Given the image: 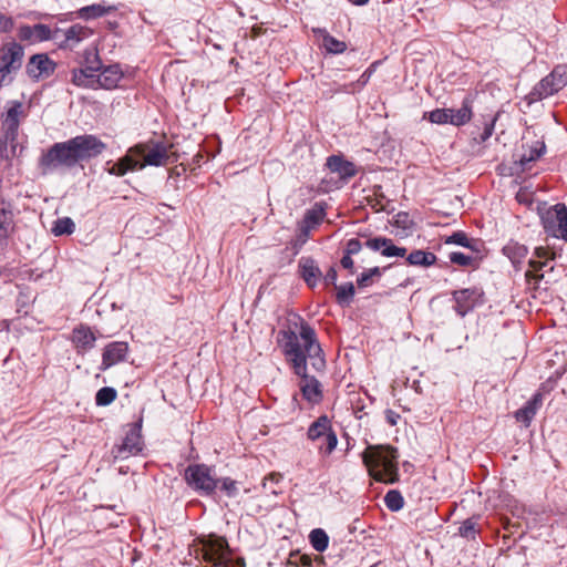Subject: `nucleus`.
<instances>
[{
    "mask_svg": "<svg viewBox=\"0 0 567 567\" xmlns=\"http://www.w3.org/2000/svg\"><path fill=\"white\" fill-rule=\"evenodd\" d=\"M279 337L284 354L295 374L300 378L299 389L302 398L311 404L320 403L323 399L322 384L316 377L308 374V361L311 368L319 373L324 372L327 367L323 350L317 340L315 329L301 320L299 337L292 330L280 331Z\"/></svg>",
    "mask_w": 567,
    "mask_h": 567,
    "instance_id": "nucleus-1",
    "label": "nucleus"
},
{
    "mask_svg": "<svg viewBox=\"0 0 567 567\" xmlns=\"http://www.w3.org/2000/svg\"><path fill=\"white\" fill-rule=\"evenodd\" d=\"M106 144L97 136L83 134L64 142H56L43 150L38 158V168L42 175H50L81 166L100 156Z\"/></svg>",
    "mask_w": 567,
    "mask_h": 567,
    "instance_id": "nucleus-2",
    "label": "nucleus"
},
{
    "mask_svg": "<svg viewBox=\"0 0 567 567\" xmlns=\"http://www.w3.org/2000/svg\"><path fill=\"white\" fill-rule=\"evenodd\" d=\"M398 450L390 445H370L362 454L370 475L379 482L393 484L399 477Z\"/></svg>",
    "mask_w": 567,
    "mask_h": 567,
    "instance_id": "nucleus-3",
    "label": "nucleus"
},
{
    "mask_svg": "<svg viewBox=\"0 0 567 567\" xmlns=\"http://www.w3.org/2000/svg\"><path fill=\"white\" fill-rule=\"evenodd\" d=\"M184 480L200 496L214 495L219 484L213 467L206 464H189L185 468Z\"/></svg>",
    "mask_w": 567,
    "mask_h": 567,
    "instance_id": "nucleus-4",
    "label": "nucleus"
},
{
    "mask_svg": "<svg viewBox=\"0 0 567 567\" xmlns=\"http://www.w3.org/2000/svg\"><path fill=\"white\" fill-rule=\"evenodd\" d=\"M566 85L567 64H558L533 87L525 99L528 104H532L556 94Z\"/></svg>",
    "mask_w": 567,
    "mask_h": 567,
    "instance_id": "nucleus-5",
    "label": "nucleus"
},
{
    "mask_svg": "<svg viewBox=\"0 0 567 567\" xmlns=\"http://www.w3.org/2000/svg\"><path fill=\"white\" fill-rule=\"evenodd\" d=\"M24 48L16 42H7L0 47V86L12 83L13 78L23 63Z\"/></svg>",
    "mask_w": 567,
    "mask_h": 567,
    "instance_id": "nucleus-6",
    "label": "nucleus"
},
{
    "mask_svg": "<svg viewBox=\"0 0 567 567\" xmlns=\"http://www.w3.org/2000/svg\"><path fill=\"white\" fill-rule=\"evenodd\" d=\"M545 231L555 238L567 241V207L565 204H556L549 207L540 216Z\"/></svg>",
    "mask_w": 567,
    "mask_h": 567,
    "instance_id": "nucleus-7",
    "label": "nucleus"
},
{
    "mask_svg": "<svg viewBox=\"0 0 567 567\" xmlns=\"http://www.w3.org/2000/svg\"><path fill=\"white\" fill-rule=\"evenodd\" d=\"M452 298L455 302L453 309L463 318L484 303V291L477 287L460 289L452 292Z\"/></svg>",
    "mask_w": 567,
    "mask_h": 567,
    "instance_id": "nucleus-8",
    "label": "nucleus"
},
{
    "mask_svg": "<svg viewBox=\"0 0 567 567\" xmlns=\"http://www.w3.org/2000/svg\"><path fill=\"white\" fill-rule=\"evenodd\" d=\"M56 69V63L45 53L33 54L27 65L25 73L32 80L38 82L41 79L51 76Z\"/></svg>",
    "mask_w": 567,
    "mask_h": 567,
    "instance_id": "nucleus-9",
    "label": "nucleus"
},
{
    "mask_svg": "<svg viewBox=\"0 0 567 567\" xmlns=\"http://www.w3.org/2000/svg\"><path fill=\"white\" fill-rule=\"evenodd\" d=\"M136 146L143 147L140 162L145 164V166H164L176 161V157L168 153L167 147L163 143H155L151 148L147 144H137Z\"/></svg>",
    "mask_w": 567,
    "mask_h": 567,
    "instance_id": "nucleus-10",
    "label": "nucleus"
},
{
    "mask_svg": "<svg viewBox=\"0 0 567 567\" xmlns=\"http://www.w3.org/2000/svg\"><path fill=\"white\" fill-rule=\"evenodd\" d=\"M141 154H143L142 146L131 147L122 158L106 168L107 173L114 176H124L130 171L143 169L145 164L140 162Z\"/></svg>",
    "mask_w": 567,
    "mask_h": 567,
    "instance_id": "nucleus-11",
    "label": "nucleus"
},
{
    "mask_svg": "<svg viewBox=\"0 0 567 567\" xmlns=\"http://www.w3.org/2000/svg\"><path fill=\"white\" fill-rule=\"evenodd\" d=\"M228 550L229 545L225 537L210 536L204 543L203 556L206 561L213 563L215 566H223Z\"/></svg>",
    "mask_w": 567,
    "mask_h": 567,
    "instance_id": "nucleus-12",
    "label": "nucleus"
},
{
    "mask_svg": "<svg viewBox=\"0 0 567 567\" xmlns=\"http://www.w3.org/2000/svg\"><path fill=\"white\" fill-rule=\"evenodd\" d=\"M128 354V344L123 341H113L105 346L102 353L101 371H106L111 367L126 360Z\"/></svg>",
    "mask_w": 567,
    "mask_h": 567,
    "instance_id": "nucleus-13",
    "label": "nucleus"
},
{
    "mask_svg": "<svg viewBox=\"0 0 567 567\" xmlns=\"http://www.w3.org/2000/svg\"><path fill=\"white\" fill-rule=\"evenodd\" d=\"M143 450V441L140 427L134 424L126 433L123 442L115 450V457L127 458L131 455H136Z\"/></svg>",
    "mask_w": 567,
    "mask_h": 567,
    "instance_id": "nucleus-14",
    "label": "nucleus"
},
{
    "mask_svg": "<svg viewBox=\"0 0 567 567\" xmlns=\"http://www.w3.org/2000/svg\"><path fill=\"white\" fill-rule=\"evenodd\" d=\"M299 275L309 288H315L322 272L312 257H301L298 261Z\"/></svg>",
    "mask_w": 567,
    "mask_h": 567,
    "instance_id": "nucleus-15",
    "label": "nucleus"
},
{
    "mask_svg": "<svg viewBox=\"0 0 567 567\" xmlns=\"http://www.w3.org/2000/svg\"><path fill=\"white\" fill-rule=\"evenodd\" d=\"M123 78V72L118 64H111L102 66L96 76V89L102 87L105 90L115 89Z\"/></svg>",
    "mask_w": 567,
    "mask_h": 567,
    "instance_id": "nucleus-16",
    "label": "nucleus"
},
{
    "mask_svg": "<svg viewBox=\"0 0 567 567\" xmlns=\"http://www.w3.org/2000/svg\"><path fill=\"white\" fill-rule=\"evenodd\" d=\"M92 34L93 31L90 28L80 23L73 24L63 31L64 39L60 42L59 47L61 49H73Z\"/></svg>",
    "mask_w": 567,
    "mask_h": 567,
    "instance_id": "nucleus-17",
    "label": "nucleus"
},
{
    "mask_svg": "<svg viewBox=\"0 0 567 567\" xmlns=\"http://www.w3.org/2000/svg\"><path fill=\"white\" fill-rule=\"evenodd\" d=\"M543 393L536 392L520 409L515 412V419L528 426L537 411L543 405Z\"/></svg>",
    "mask_w": 567,
    "mask_h": 567,
    "instance_id": "nucleus-18",
    "label": "nucleus"
},
{
    "mask_svg": "<svg viewBox=\"0 0 567 567\" xmlns=\"http://www.w3.org/2000/svg\"><path fill=\"white\" fill-rule=\"evenodd\" d=\"M326 165L332 173H337L343 179H349L357 174L354 163L344 159L341 155L329 156Z\"/></svg>",
    "mask_w": 567,
    "mask_h": 567,
    "instance_id": "nucleus-19",
    "label": "nucleus"
},
{
    "mask_svg": "<svg viewBox=\"0 0 567 567\" xmlns=\"http://www.w3.org/2000/svg\"><path fill=\"white\" fill-rule=\"evenodd\" d=\"M116 10L117 7L113 4L104 6L102 3H94L80 8L76 10L75 14L76 18L89 21L110 14Z\"/></svg>",
    "mask_w": 567,
    "mask_h": 567,
    "instance_id": "nucleus-20",
    "label": "nucleus"
},
{
    "mask_svg": "<svg viewBox=\"0 0 567 567\" xmlns=\"http://www.w3.org/2000/svg\"><path fill=\"white\" fill-rule=\"evenodd\" d=\"M95 340L94 333L86 326H80L73 330V342L78 349L90 350L94 347Z\"/></svg>",
    "mask_w": 567,
    "mask_h": 567,
    "instance_id": "nucleus-21",
    "label": "nucleus"
},
{
    "mask_svg": "<svg viewBox=\"0 0 567 567\" xmlns=\"http://www.w3.org/2000/svg\"><path fill=\"white\" fill-rule=\"evenodd\" d=\"M446 245H458L465 248L471 249L472 251L480 252L482 247V241L474 238H468L467 235L462 231H454L452 235L447 236L444 240Z\"/></svg>",
    "mask_w": 567,
    "mask_h": 567,
    "instance_id": "nucleus-22",
    "label": "nucleus"
},
{
    "mask_svg": "<svg viewBox=\"0 0 567 567\" xmlns=\"http://www.w3.org/2000/svg\"><path fill=\"white\" fill-rule=\"evenodd\" d=\"M315 33H317L321 37V40H322L321 45L324 48V50L328 53L341 54L347 50V43L332 37L327 30L317 29V30H315Z\"/></svg>",
    "mask_w": 567,
    "mask_h": 567,
    "instance_id": "nucleus-23",
    "label": "nucleus"
},
{
    "mask_svg": "<svg viewBox=\"0 0 567 567\" xmlns=\"http://www.w3.org/2000/svg\"><path fill=\"white\" fill-rule=\"evenodd\" d=\"M472 118V101L464 99L462 106L458 110L450 109V124L454 126H462L468 123Z\"/></svg>",
    "mask_w": 567,
    "mask_h": 567,
    "instance_id": "nucleus-24",
    "label": "nucleus"
},
{
    "mask_svg": "<svg viewBox=\"0 0 567 567\" xmlns=\"http://www.w3.org/2000/svg\"><path fill=\"white\" fill-rule=\"evenodd\" d=\"M331 431L332 426L330 419L327 415H321L310 424L307 436L310 441H317L323 439L324 435Z\"/></svg>",
    "mask_w": 567,
    "mask_h": 567,
    "instance_id": "nucleus-25",
    "label": "nucleus"
},
{
    "mask_svg": "<svg viewBox=\"0 0 567 567\" xmlns=\"http://www.w3.org/2000/svg\"><path fill=\"white\" fill-rule=\"evenodd\" d=\"M546 151V145L542 141H536L526 152L519 157L518 164L522 171L529 168V164L538 159Z\"/></svg>",
    "mask_w": 567,
    "mask_h": 567,
    "instance_id": "nucleus-26",
    "label": "nucleus"
},
{
    "mask_svg": "<svg viewBox=\"0 0 567 567\" xmlns=\"http://www.w3.org/2000/svg\"><path fill=\"white\" fill-rule=\"evenodd\" d=\"M97 73L90 72L86 68L75 69L72 72V83L76 86L96 89Z\"/></svg>",
    "mask_w": 567,
    "mask_h": 567,
    "instance_id": "nucleus-27",
    "label": "nucleus"
},
{
    "mask_svg": "<svg viewBox=\"0 0 567 567\" xmlns=\"http://www.w3.org/2000/svg\"><path fill=\"white\" fill-rule=\"evenodd\" d=\"M13 214L8 208L0 209V246H6L10 234L13 231Z\"/></svg>",
    "mask_w": 567,
    "mask_h": 567,
    "instance_id": "nucleus-28",
    "label": "nucleus"
},
{
    "mask_svg": "<svg viewBox=\"0 0 567 567\" xmlns=\"http://www.w3.org/2000/svg\"><path fill=\"white\" fill-rule=\"evenodd\" d=\"M436 255L431 251L415 249L409 254L406 261L411 266L430 267L436 262Z\"/></svg>",
    "mask_w": 567,
    "mask_h": 567,
    "instance_id": "nucleus-29",
    "label": "nucleus"
},
{
    "mask_svg": "<svg viewBox=\"0 0 567 567\" xmlns=\"http://www.w3.org/2000/svg\"><path fill=\"white\" fill-rule=\"evenodd\" d=\"M503 254L507 256L513 265L519 264L528 254L525 245L511 240L503 247Z\"/></svg>",
    "mask_w": 567,
    "mask_h": 567,
    "instance_id": "nucleus-30",
    "label": "nucleus"
},
{
    "mask_svg": "<svg viewBox=\"0 0 567 567\" xmlns=\"http://www.w3.org/2000/svg\"><path fill=\"white\" fill-rule=\"evenodd\" d=\"M478 520V516H473L462 522V524L458 527L457 535H460L463 538H466L467 540H475L476 536L481 532Z\"/></svg>",
    "mask_w": 567,
    "mask_h": 567,
    "instance_id": "nucleus-31",
    "label": "nucleus"
},
{
    "mask_svg": "<svg viewBox=\"0 0 567 567\" xmlns=\"http://www.w3.org/2000/svg\"><path fill=\"white\" fill-rule=\"evenodd\" d=\"M336 301L341 307L349 306L354 297L355 288L352 282H347L340 286H336Z\"/></svg>",
    "mask_w": 567,
    "mask_h": 567,
    "instance_id": "nucleus-32",
    "label": "nucleus"
},
{
    "mask_svg": "<svg viewBox=\"0 0 567 567\" xmlns=\"http://www.w3.org/2000/svg\"><path fill=\"white\" fill-rule=\"evenodd\" d=\"M9 107L4 115H2V124H17L20 125V116L23 113V104L20 101H10Z\"/></svg>",
    "mask_w": 567,
    "mask_h": 567,
    "instance_id": "nucleus-33",
    "label": "nucleus"
},
{
    "mask_svg": "<svg viewBox=\"0 0 567 567\" xmlns=\"http://www.w3.org/2000/svg\"><path fill=\"white\" fill-rule=\"evenodd\" d=\"M309 540L312 548L319 553L324 551L329 545V536L321 528H316L311 530L309 535Z\"/></svg>",
    "mask_w": 567,
    "mask_h": 567,
    "instance_id": "nucleus-34",
    "label": "nucleus"
},
{
    "mask_svg": "<svg viewBox=\"0 0 567 567\" xmlns=\"http://www.w3.org/2000/svg\"><path fill=\"white\" fill-rule=\"evenodd\" d=\"M83 68H86L90 72L97 73L102 69V62L100 60L96 49H85L83 52Z\"/></svg>",
    "mask_w": 567,
    "mask_h": 567,
    "instance_id": "nucleus-35",
    "label": "nucleus"
},
{
    "mask_svg": "<svg viewBox=\"0 0 567 567\" xmlns=\"http://www.w3.org/2000/svg\"><path fill=\"white\" fill-rule=\"evenodd\" d=\"M75 230V224L70 217L58 218L51 228L54 236L71 235Z\"/></svg>",
    "mask_w": 567,
    "mask_h": 567,
    "instance_id": "nucleus-36",
    "label": "nucleus"
},
{
    "mask_svg": "<svg viewBox=\"0 0 567 567\" xmlns=\"http://www.w3.org/2000/svg\"><path fill=\"white\" fill-rule=\"evenodd\" d=\"M33 27L35 42L54 40L56 39L58 33L62 32V30L59 28L55 31H52L49 25L42 23L34 24Z\"/></svg>",
    "mask_w": 567,
    "mask_h": 567,
    "instance_id": "nucleus-37",
    "label": "nucleus"
},
{
    "mask_svg": "<svg viewBox=\"0 0 567 567\" xmlns=\"http://www.w3.org/2000/svg\"><path fill=\"white\" fill-rule=\"evenodd\" d=\"M384 504L391 512H398L404 506V498L396 489H390L384 496Z\"/></svg>",
    "mask_w": 567,
    "mask_h": 567,
    "instance_id": "nucleus-38",
    "label": "nucleus"
},
{
    "mask_svg": "<svg viewBox=\"0 0 567 567\" xmlns=\"http://www.w3.org/2000/svg\"><path fill=\"white\" fill-rule=\"evenodd\" d=\"M117 392L114 388L104 386L96 392L95 403L99 406H106L116 399Z\"/></svg>",
    "mask_w": 567,
    "mask_h": 567,
    "instance_id": "nucleus-39",
    "label": "nucleus"
},
{
    "mask_svg": "<svg viewBox=\"0 0 567 567\" xmlns=\"http://www.w3.org/2000/svg\"><path fill=\"white\" fill-rule=\"evenodd\" d=\"M219 481V488L220 491L227 496V497H230V498H234L236 496H238L239 494V487H238V482L233 480L231 477H221V478H218Z\"/></svg>",
    "mask_w": 567,
    "mask_h": 567,
    "instance_id": "nucleus-40",
    "label": "nucleus"
},
{
    "mask_svg": "<svg viewBox=\"0 0 567 567\" xmlns=\"http://www.w3.org/2000/svg\"><path fill=\"white\" fill-rule=\"evenodd\" d=\"M424 118L434 124H450V109H435L424 113Z\"/></svg>",
    "mask_w": 567,
    "mask_h": 567,
    "instance_id": "nucleus-41",
    "label": "nucleus"
},
{
    "mask_svg": "<svg viewBox=\"0 0 567 567\" xmlns=\"http://www.w3.org/2000/svg\"><path fill=\"white\" fill-rule=\"evenodd\" d=\"M3 125V137L4 142L11 146L14 151L17 146L18 135H19V126L17 124H2Z\"/></svg>",
    "mask_w": 567,
    "mask_h": 567,
    "instance_id": "nucleus-42",
    "label": "nucleus"
},
{
    "mask_svg": "<svg viewBox=\"0 0 567 567\" xmlns=\"http://www.w3.org/2000/svg\"><path fill=\"white\" fill-rule=\"evenodd\" d=\"M449 259L452 264H455V265H458L462 267L474 266L476 264V258L465 255L460 251L450 252Z\"/></svg>",
    "mask_w": 567,
    "mask_h": 567,
    "instance_id": "nucleus-43",
    "label": "nucleus"
},
{
    "mask_svg": "<svg viewBox=\"0 0 567 567\" xmlns=\"http://www.w3.org/2000/svg\"><path fill=\"white\" fill-rule=\"evenodd\" d=\"M386 244L383 246L381 254L384 257H404L406 254L405 247H399L393 244V240L386 238Z\"/></svg>",
    "mask_w": 567,
    "mask_h": 567,
    "instance_id": "nucleus-44",
    "label": "nucleus"
},
{
    "mask_svg": "<svg viewBox=\"0 0 567 567\" xmlns=\"http://www.w3.org/2000/svg\"><path fill=\"white\" fill-rule=\"evenodd\" d=\"M324 445H320L319 450L329 455L333 452V450L337 447L338 444V437L334 431L328 432L327 435H324Z\"/></svg>",
    "mask_w": 567,
    "mask_h": 567,
    "instance_id": "nucleus-45",
    "label": "nucleus"
},
{
    "mask_svg": "<svg viewBox=\"0 0 567 567\" xmlns=\"http://www.w3.org/2000/svg\"><path fill=\"white\" fill-rule=\"evenodd\" d=\"M496 121L497 115L489 116V118L485 121L483 132L480 135V142L484 143L493 135Z\"/></svg>",
    "mask_w": 567,
    "mask_h": 567,
    "instance_id": "nucleus-46",
    "label": "nucleus"
},
{
    "mask_svg": "<svg viewBox=\"0 0 567 567\" xmlns=\"http://www.w3.org/2000/svg\"><path fill=\"white\" fill-rule=\"evenodd\" d=\"M394 225L404 230H409L413 227V221L410 219L408 213L401 212L394 216Z\"/></svg>",
    "mask_w": 567,
    "mask_h": 567,
    "instance_id": "nucleus-47",
    "label": "nucleus"
},
{
    "mask_svg": "<svg viewBox=\"0 0 567 567\" xmlns=\"http://www.w3.org/2000/svg\"><path fill=\"white\" fill-rule=\"evenodd\" d=\"M18 37L21 41L35 43L34 41V27L24 24L19 28Z\"/></svg>",
    "mask_w": 567,
    "mask_h": 567,
    "instance_id": "nucleus-48",
    "label": "nucleus"
},
{
    "mask_svg": "<svg viewBox=\"0 0 567 567\" xmlns=\"http://www.w3.org/2000/svg\"><path fill=\"white\" fill-rule=\"evenodd\" d=\"M323 216L324 210L322 207L318 209L315 208L306 213L305 220L309 224H319L323 219Z\"/></svg>",
    "mask_w": 567,
    "mask_h": 567,
    "instance_id": "nucleus-49",
    "label": "nucleus"
},
{
    "mask_svg": "<svg viewBox=\"0 0 567 567\" xmlns=\"http://www.w3.org/2000/svg\"><path fill=\"white\" fill-rule=\"evenodd\" d=\"M362 248V244L358 238H351L347 241L344 254L350 256L357 255L360 252Z\"/></svg>",
    "mask_w": 567,
    "mask_h": 567,
    "instance_id": "nucleus-50",
    "label": "nucleus"
},
{
    "mask_svg": "<svg viewBox=\"0 0 567 567\" xmlns=\"http://www.w3.org/2000/svg\"><path fill=\"white\" fill-rule=\"evenodd\" d=\"M386 238L385 237H374V238H370L365 241V246L368 248H370L371 250H374V251H378V250H382L383 246L386 244Z\"/></svg>",
    "mask_w": 567,
    "mask_h": 567,
    "instance_id": "nucleus-51",
    "label": "nucleus"
},
{
    "mask_svg": "<svg viewBox=\"0 0 567 567\" xmlns=\"http://www.w3.org/2000/svg\"><path fill=\"white\" fill-rule=\"evenodd\" d=\"M13 27V19L0 12V32H10Z\"/></svg>",
    "mask_w": 567,
    "mask_h": 567,
    "instance_id": "nucleus-52",
    "label": "nucleus"
},
{
    "mask_svg": "<svg viewBox=\"0 0 567 567\" xmlns=\"http://www.w3.org/2000/svg\"><path fill=\"white\" fill-rule=\"evenodd\" d=\"M17 269L12 267L10 264L4 266H0V278L11 279L16 276Z\"/></svg>",
    "mask_w": 567,
    "mask_h": 567,
    "instance_id": "nucleus-53",
    "label": "nucleus"
},
{
    "mask_svg": "<svg viewBox=\"0 0 567 567\" xmlns=\"http://www.w3.org/2000/svg\"><path fill=\"white\" fill-rule=\"evenodd\" d=\"M337 278H338V274L333 266H331L328 269V271L326 272V275L323 276L324 284L333 285L334 287L337 286Z\"/></svg>",
    "mask_w": 567,
    "mask_h": 567,
    "instance_id": "nucleus-54",
    "label": "nucleus"
},
{
    "mask_svg": "<svg viewBox=\"0 0 567 567\" xmlns=\"http://www.w3.org/2000/svg\"><path fill=\"white\" fill-rule=\"evenodd\" d=\"M295 559H298L302 566L309 567L311 565V559L306 555H298V554L293 555L292 554L290 556L289 563L298 565V561Z\"/></svg>",
    "mask_w": 567,
    "mask_h": 567,
    "instance_id": "nucleus-55",
    "label": "nucleus"
},
{
    "mask_svg": "<svg viewBox=\"0 0 567 567\" xmlns=\"http://www.w3.org/2000/svg\"><path fill=\"white\" fill-rule=\"evenodd\" d=\"M371 279L372 277L369 275V272L364 271L357 278V285L359 288L368 287L371 285Z\"/></svg>",
    "mask_w": 567,
    "mask_h": 567,
    "instance_id": "nucleus-56",
    "label": "nucleus"
},
{
    "mask_svg": "<svg viewBox=\"0 0 567 567\" xmlns=\"http://www.w3.org/2000/svg\"><path fill=\"white\" fill-rule=\"evenodd\" d=\"M340 264L344 269H349L351 274H354V262L350 255L344 254L340 260Z\"/></svg>",
    "mask_w": 567,
    "mask_h": 567,
    "instance_id": "nucleus-57",
    "label": "nucleus"
},
{
    "mask_svg": "<svg viewBox=\"0 0 567 567\" xmlns=\"http://www.w3.org/2000/svg\"><path fill=\"white\" fill-rule=\"evenodd\" d=\"M372 73H373V64H372L370 68H368V69H367V70H365L361 75H360V78L358 79V84H359L360 86H365V85L368 84V82H369V80H370V78H371Z\"/></svg>",
    "mask_w": 567,
    "mask_h": 567,
    "instance_id": "nucleus-58",
    "label": "nucleus"
},
{
    "mask_svg": "<svg viewBox=\"0 0 567 567\" xmlns=\"http://www.w3.org/2000/svg\"><path fill=\"white\" fill-rule=\"evenodd\" d=\"M282 480V475L279 473H270L262 481L264 488H267L268 483L278 484Z\"/></svg>",
    "mask_w": 567,
    "mask_h": 567,
    "instance_id": "nucleus-59",
    "label": "nucleus"
},
{
    "mask_svg": "<svg viewBox=\"0 0 567 567\" xmlns=\"http://www.w3.org/2000/svg\"><path fill=\"white\" fill-rule=\"evenodd\" d=\"M399 419H400V415L396 412H394L392 410L385 411V420L390 425H392V426L396 425Z\"/></svg>",
    "mask_w": 567,
    "mask_h": 567,
    "instance_id": "nucleus-60",
    "label": "nucleus"
},
{
    "mask_svg": "<svg viewBox=\"0 0 567 567\" xmlns=\"http://www.w3.org/2000/svg\"><path fill=\"white\" fill-rule=\"evenodd\" d=\"M535 256L538 258H546V259H553L554 254H549V250L546 247H536L535 248Z\"/></svg>",
    "mask_w": 567,
    "mask_h": 567,
    "instance_id": "nucleus-61",
    "label": "nucleus"
},
{
    "mask_svg": "<svg viewBox=\"0 0 567 567\" xmlns=\"http://www.w3.org/2000/svg\"><path fill=\"white\" fill-rule=\"evenodd\" d=\"M545 265H546V262H544V261H537V260H534V259H530V260H529V266H530L535 271L540 270Z\"/></svg>",
    "mask_w": 567,
    "mask_h": 567,
    "instance_id": "nucleus-62",
    "label": "nucleus"
},
{
    "mask_svg": "<svg viewBox=\"0 0 567 567\" xmlns=\"http://www.w3.org/2000/svg\"><path fill=\"white\" fill-rule=\"evenodd\" d=\"M371 277H380L382 275V270L379 267H373L368 270Z\"/></svg>",
    "mask_w": 567,
    "mask_h": 567,
    "instance_id": "nucleus-63",
    "label": "nucleus"
},
{
    "mask_svg": "<svg viewBox=\"0 0 567 567\" xmlns=\"http://www.w3.org/2000/svg\"><path fill=\"white\" fill-rule=\"evenodd\" d=\"M526 278L527 279H535L536 281H539L540 279L544 278V275H535L533 271L528 270L526 271Z\"/></svg>",
    "mask_w": 567,
    "mask_h": 567,
    "instance_id": "nucleus-64",
    "label": "nucleus"
}]
</instances>
